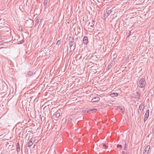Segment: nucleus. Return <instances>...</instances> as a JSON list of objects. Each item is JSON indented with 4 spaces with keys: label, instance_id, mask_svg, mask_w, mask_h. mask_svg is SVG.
I'll return each mask as SVG.
<instances>
[{
    "label": "nucleus",
    "instance_id": "7ed1b4c3",
    "mask_svg": "<svg viewBox=\"0 0 154 154\" xmlns=\"http://www.w3.org/2000/svg\"><path fill=\"white\" fill-rule=\"evenodd\" d=\"M69 45L70 47H71L73 45L74 42V39L71 36H69Z\"/></svg>",
    "mask_w": 154,
    "mask_h": 154
},
{
    "label": "nucleus",
    "instance_id": "f03ea898",
    "mask_svg": "<svg viewBox=\"0 0 154 154\" xmlns=\"http://www.w3.org/2000/svg\"><path fill=\"white\" fill-rule=\"evenodd\" d=\"M150 146L149 145L146 146L144 149L143 154H149L150 152Z\"/></svg>",
    "mask_w": 154,
    "mask_h": 154
},
{
    "label": "nucleus",
    "instance_id": "a878e982",
    "mask_svg": "<svg viewBox=\"0 0 154 154\" xmlns=\"http://www.w3.org/2000/svg\"><path fill=\"white\" fill-rule=\"evenodd\" d=\"M94 22H95V21H94V20H92V22L91 23V25H93V26L94 24H93V23Z\"/></svg>",
    "mask_w": 154,
    "mask_h": 154
},
{
    "label": "nucleus",
    "instance_id": "1a4fd4ad",
    "mask_svg": "<svg viewBox=\"0 0 154 154\" xmlns=\"http://www.w3.org/2000/svg\"><path fill=\"white\" fill-rule=\"evenodd\" d=\"M144 106L142 103L141 104L139 107V109L140 111L142 112L144 110Z\"/></svg>",
    "mask_w": 154,
    "mask_h": 154
},
{
    "label": "nucleus",
    "instance_id": "b1692460",
    "mask_svg": "<svg viewBox=\"0 0 154 154\" xmlns=\"http://www.w3.org/2000/svg\"><path fill=\"white\" fill-rule=\"evenodd\" d=\"M117 109H120V110H121V111H122V110H123V109L122 108H120V107H118L117 108Z\"/></svg>",
    "mask_w": 154,
    "mask_h": 154
},
{
    "label": "nucleus",
    "instance_id": "f8f14e48",
    "mask_svg": "<svg viewBox=\"0 0 154 154\" xmlns=\"http://www.w3.org/2000/svg\"><path fill=\"white\" fill-rule=\"evenodd\" d=\"M118 94L117 93H112L110 94V96L112 97H116L118 96Z\"/></svg>",
    "mask_w": 154,
    "mask_h": 154
},
{
    "label": "nucleus",
    "instance_id": "4468645a",
    "mask_svg": "<svg viewBox=\"0 0 154 154\" xmlns=\"http://www.w3.org/2000/svg\"><path fill=\"white\" fill-rule=\"evenodd\" d=\"M112 12L111 10H107L105 13V15H107V16H108Z\"/></svg>",
    "mask_w": 154,
    "mask_h": 154
},
{
    "label": "nucleus",
    "instance_id": "c756f323",
    "mask_svg": "<svg viewBox=\"0 0 154 154\" xmlns=\"http://www.w3.org/2000/svg\"><path fill=\"white\" fill-rule=\"evenodd\" d=\"M121 112H122L123 114H124V112L123 111H122Z\"/></svg>",
    "mask_w": 154,
    "mask_h": 154
},
{
    "label": "nucleus",
    "instance_id": "ddd939ff",
    "mask_svg": "<svg viewBox=\"0 0 154 154\" xmlns=\"http://www.w3.org/2000/svg\"><path fill=\"white\" fill-rule=\"evenodd\" d=\"M60 113L59 112H58L55 114H54L53 115V116L56 118H57L60 117Z\"/></svg>",
    "mask_w": 154,
    "mask_h": 154
},
{
    "label": "nucleus",
    "instance_id": "0eeeda50",
    "mask_svg": "<svg viewBox=\"0 0 154 154\" xmlns=\"http://www.w3.org/2000/svg\"><path fill=\"white\" fill-rule=\"evenodd\" d=\"M134 96L135 98L136 99H139L140 97V95L139 94L138 92H136V93L134 94Z\"/></svg>",
    "mask_w": 154,
    "mask_h": 154
},
{
    "label": "nucleus",
    "instance_id": "f257e3e1",
    "mask_svg": "<svg viewBox=\"0 0 154 154\" xmlns=\"http://www.w3.org/2000/svg\"><path fill=\"white\" fill-rule=\"evenodd\" d=\"M145 79L143 78H141L140 80L138 83V85L139 87L143 88L144 87L145 84Z\"/></svg>",
    "mask_w": 154,
    "mask_h": 154
},
{
    "label": "nucleus",
    "instance_id": "a211bd4d",
    "mask_svg": "<svg viewBox=\"0 0 154 154\" xmlns=\"http://www.w3.org/2000/svg\"><path fill=\"white\" fill-rule=\"evenodd\" d=\"M2 91L3 92H5L6 91V87L5 86L3 87V88L2 89Z\"/></svg>",
    "mask_w": 154,
    "mask_h": 154
},
{
    "label": "nucleus",
    "instance_id": "bb28decb",
    "mask_svg": "<svg viewBox=\"0 0 154 154\" xmlns=\"http://www.w3.org/2000/svg\"><path fill=\"white\" fill-rule=\"evenodd\" d=\"M96 109H92L91 111H96Z\"/></svg>",
    "mask_w": 154,
    "mask_h": 154
},
{
    "label": "nucleus",
    "instance_id": "6e6552de",
    "mask_svg": "<svg viewBox=\"0 0 154 154\" xmlns=\"http://www.w3.org/2000/svg\"><path fill=\"white\" fill-rule=\"evenodd\" d=\"M35 73H33L31 71H29L27 74L26 75V76L27 77H30L32 76H33Z\"/></svg>",
    "mask_w": 154,
    "mask_h": 154
},
{
    "label": "nucleus",
    "instance_id": "7c9ffc66",
    "mask_svg": "<svg viewBox=\"0 0 154 154\" xmlns=\"http://www.w3.org/2000/svg\"><path fill=\"white\" fill-rule=\"evenodd\" d=\"M126 154H129V152H128Z\"/></svg>",
    "mask_w": 154,
    "mask_h": 154
},
{
    "label": "nucleus",
    "instance_id": "cd10ccee",
    "mask_svg": "<svg viewBox=\"0 0 154 154\" xmlns=\"http://www.w3.org/2000/svg\"><path fill=\"white\" fill-rule=\"evenodd\" d=\"M122 154H125V152L123 151H122Z\"/></svg>",
    "mask_w": 154,
    "mask_h": 154
},
{
    "label": "nucleus",
    "instance_id": "4be33fe9",
    "mask_svg": "<svg viewBox=\"0 0 154 154\" xmlns=\"http://www.w3.org/2000/svg\"><path fill=\"white\" fill-rule=\"evenodd\" d=\"M122 146L121 145H118L117 146V147L118 148H122Z\"/></svg>",
    "mask_w": 154,
    "mask_h": 154
},
{
    "label": "nucleus",
    "instance_id": "20e7f679",
    "mask_svg": "<svg viewBox=\"0 0 154 154\" xmlns=\"http://www.w3.org/2000/svg\"><path fill=\"white\" fill-rule=\"evenodd\" d=\"M149 109H148L147 110L144 116V121L145 122L148 119L149 117Z\"/></svg>",
    "mask_w": 154,
    "mask_h": 154
},
{
    "label": "nucleus",
    "instance_id": "9d476101",
    "mask_svg": "<svg viewBox=\"0 0 154 154\" xmlns=\"http://www.w3.org/2000/svg\"><path fill=\"white\" fill-rule=\"evenodd\" d=\"M88 29L90 30H92L93 29V25H91V23L89 22L88 25Z\"/></svg>",
    "mask_w": 154,
    "mask_h": 154
},
{
    "label": "nucleus",
    "instance_id": "c85d7f7f",
    "mask_svg": "<svg viewBox=\"0 0 154 154\" xmlns=\"http://www.w3.org/2000/svg\"><path fill=\"white\" fill-rule=\"evenodd\" d=\"M97 146V145H94V148L96 147V146Z\"/></svg>",
    "mask_w": 154,
    "mask_h": 154
},
{
    "label": "nucleus",
    "instance_id": "dca6fc26",
    "mask_svg": "<svg viewBox=\"0 0 154 154\" xmlns=\"http://www.w3.org/2000/svg\"><path fill=\"white\" fill-rule=\"evenodd\" d=\"M17 150L18 152H20V146L19 143H17Z\"/></svg>",
    "mask_w": 154,
    "mask_h": 154
},
{
    "label": "nucleus",
    "instance_id": "412c9836",
    "mask_svg": "<svg viewBox=\"0 0 154 154\" xmlns=\"http://www.w3.org/2000/svg\"><path fill=\"white\" fill-rule=\"evenodd\" d=\"M68 122L71 121L72 120V118H71L70 117H69L68 119Z\"/></svg>",
    "mask_w": 154,
    "mask_h": 154
},
{
    "label": "nucleus",
    "instance_id": "393cba45",
    "mask_svg": "<svg viewBox=\"0 0 154 154\" xmlns=\"http://www.w3.org/2000/svg\"><path fill=\"white\" fill-rule=\"evenodd\" d=\"M127 147V146L126 144L125 143V147H124V150H125L126 149Z\"/></svg>",
    "mask_w": 154,
    "mask_h": 154
},
{
    "label": "nucleus",
    "instance_id": "f3484780",
    "mask_svg": "<svg viewBox=\"0 0 154 154\" xmlns=\"http://www.w3.org/2000/svg\"><path fill=\"white\" fill-rule=\"evenodd\" d=\"M48 2V0H45L44 1V6H46Z\"/></svg>",
    "mask_w": 154,
    "mask_h": 154
},
{
    "label": "nucleus",
    "instance_id": "39448f33",
    "mask_svg": "<svg viewBox=\"0 0 154 154\" xmlns=\"http://www.w3.org/2000/svg\"><path fill=\"white\" fill-rule=\"evenodd\" d=\"M100 100V98L98 97H94L91 100V101L92 102H96L97 101L99 100Z\"/></svg>",
    "mask_w": 154,
    "mask_h": 154
},
{
    "label": "nucleus",
    "instance_id": "423d86ee",
    "mask_svg": "<svg viewBox=\"0 0 154 154\" xmlns=\"http://www.w3.org/2000/svg\"><path fill=\"white\" fill-rule=\"evenodd\" d=\"M34 142V141L32 138H31L28 143V146L30 147L33 144V143Z\"/></svg>",
    "mask_w": 154,
    "mask_h": 154
},
{
    "label": "nucleus",
    "instance_id": "2eb2a0df",
    "mask_svg": "<svg viewBox=\"0 0 154 154\" xmlns=\"http://www.w3.org/2000/svg\"><path fill=\"white\" fill-rule=\"evenodd\" d=\"M39 22V19L38 18L36 19L35 21V26H37Z\"/></svg>",
    "mask_w": 154,
    "mask_h": 154
},
{
    "label": "nucleus",
    "instance_id": "9b49d317",
    "mask_svg": "<svg viewBox=\"0 0 154 154\" xmlns=\"http://www.w3.org/2000/svg\"><path fill=\"white\" fill-rule=\"evenodd\" d=\"M88 42V38L87 36L84 37L83 39V42L84 44L85 45L87 44Z\"/></svg>",
    "mask_w": 154,
    "mask_h": 154
},
{
    "label": "nucleus",
    "instance_id": "6ab92c4d",
    "mask_svg": "<svg viewBox=\"0 0 154 154\" xmlns=\"http://www.w3.org/2000/svg\"><path fill=\"white\" fill-rule=\"evenodd\" d=\"M61 43V41L60 40H58L56 44L58 45H60Z\"/></svg>",
    "mask_w": 154,
    "mask_h": 154
},
{
    "label": "nucleus",
    "instance_id": "5701e85b",
    "mask_svg": "<svg viewBox=\"0 0 154 154\" xmlns=\"http://www.w3.org/2000/svg\"><path fill=\"white\" fill-rule=\"evenodd\" d=\"M117 56V55L115 54H114L113 55V58H115Z\"/></svg>",
    "mask_w": 154,
    "mask_h": 154
},
{
    "label": "nucleus",
    "instance_id": "aec40b11",
    "mask_svg": "<svg viewBox=\"0 0 154 154\" xmlns=\"http://www.w3.org/2000/svg\"><path fill=\"white\" fill-rule=\"evenodd\" d=\"M103 146L104 147H105V149H106V148H107L108 147V146H106V144H103Z\"/></svg>",
    "mask_w": 154,
    "mask_h": 154
}]
</instances>
